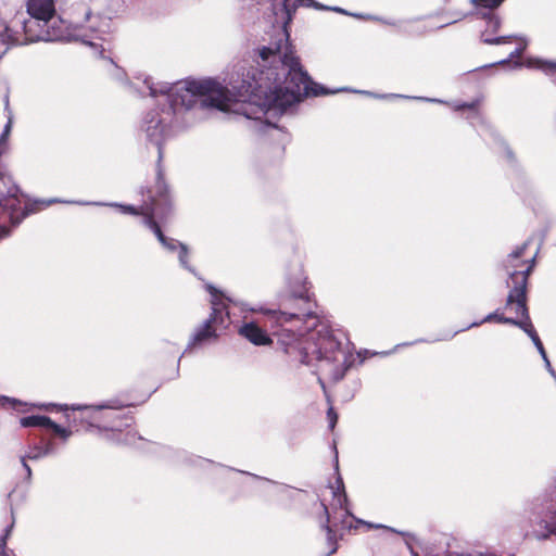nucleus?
Here are the masks:
<instances>
[{
  "instance_id": "5",
  "label": "nucleus",
  "mask_w": 556,
  "mask_h": 556,
  "mask_svg": "<svg viewBox=\"0 0 556 556\" xmlns=\"http://www.w3.org/2000/svg\"><path fill=\"white\" fill-rule=\"evenodd\" d=\"M169 197L167 193V186L162 177L161 167L157 168V179L155 185V195H150V202H146L140 210L136 208L132 205H124V204H117V203H110V206H115L121 210L124 214H131V215H143V224L151 229L154 235L156 236L160 243L167 249L170 252L176 251L179 249L178 253V260L180 265L189 270L192 274H195L194 268H192L188 264V247L176 239L166 237L157 223L155 222V217L163 218L169 208Z\"/></svg>"
},
{
  "instance_id": "38",
  "label": "nucleus",
  "mask_w": 556,
  "mask_h": 556,
  "mask_svg": "<svg viewBox=\"0 0 556 556\" xmlns=\"http://www.w3.org/2000/svg\"><path fill=\"white\" fill-rule=\"evenodd\" d=\"M428 101H432V102H435L437 100L435 99H427Z\"/></svg>"
},
{
  "instance_id": "23",
  "label": "nucleus",
  "mask_w": 556,
  "mask_h": 556,
  "mask_svg": "<svg viewBox=\"0 0 556 556\" xmlns=\"http://www.w3.org/2000/svg\"><path fill=\"white\" fill-rule=\"evenodd\" d=\"M13 529V522L4 529L2 535L0 536V555L1 556H9L8 549H7V541L11 534V531Z\"/></svg>"
},
{
  "instance_id": "33",
  "label": "nucleus",
  "mask_w": 556,
  "mask_h": 556,
  "mask_svg": "<svg viewBox=\"0 0 556 556\" xmlns=\"http://www.w3.org/2000/svg\"><path fill=\"white\" fill-rule=\"evenodd\" d=\"M280 142L286 141L289 138V135L283 130V128L280 126Z\"/></svg>"
},
{
  "instance_id": "24",
  "label": "nucleus",
  "mask_w": 556,
  "mask_h": 556,
  "mask_svg": "<svg viewBox=\"0 0 556 556\" xmlns=\"http://www.w3.org/2000/svg\"><path fill=\"white\" fill-rule=\"evenodd\" d=\"M53 203H75L80 205L92 204L91 202H75V201H61L59 199H49V200H36L34 204H40L42 207H48Z\"/></svg>"
},
{
  "instance_id": "15",
  "label": "nucleus",
  "mask_w": 556,
  "mask_h": 556,
  "mask_svg": "<svg viewBox=\"0 0 556 556\" xmlns=\"http://www.w3.org/2000/svg\"><path fill=\"white\" fill-rule=\"evenodd\" d=\"M239 333L255 345H266L271 342L268 334L254 323H245L239 329Z\"/></svg>"
},
{
  "instance_id": "32",
  "label": "nucleus",
  "mask_w": 556,
  "mask_h": 556,
  "mask_svg": "<svg viewBox=\"0 0 556 556\" xmlns=\"http://www.w3.org/2000/svg\"><path fill=\"white\" fill-rule=\"evenodd\" d=\"M10 232H11L10 229L7 226H4V225L0 226V239L10 236Z\"/></svg>"
},
{
  "instance_id": "10",
  "label": "nucleus",
  "mask_w": 556,
  "mask_h": 556,
  "mask_svg": "<svg viewBox=\"0 0 556 556\" xmlns=\"http://www.w3.org/2000/svg\"><path fill=\"white\" fill-rule=\"evenodd\" d=\"M505 0H472V3L483 11L479 14L486 23V29L482 33V41L488 45H502L508 42L515 36L488 37L486 33H496L501 26V18L493 13V9L500 7Z\"/></svg>"
},
{
  "instance_id": "20",
  "label": "nucleus",
  "mask_w": 556,
  "mask_h": 556,
  "mask_svg": "<svg viewBox=\"0 0 556 556\" xmlns=\"http://www.w3.org/2000/svg\"><path fill=\"white\" fill-rule=\"evenodd\" d=\"M11 186H17L12 177L0 167V199L5 197L7 190L11 189Z\"/></svg>"
},
{
  "instance_id": "3",
  "label": "nucleus",
  "mask_w": 556,
  "mask_h": 556,
  "mask_svg": "<svg viewBox=\"0 0 556 556\" xmlns=\"http://www.w3.org/2000/svg\"><path fill=\"white\" fill-rule=\"evenodd\" d=\"M26 8L29 18L18 20L17 23L28 41H59L73 38L98 48L100 45L94 40L102 39V35L109 29V20L92 14L90 8L85 4L79 7L84 21L76 18L71 24L73 33H70L65 23L55 16L54 0H27Z\"/></svg>"
},
{
  "instance_id": "34",
  "label": "nucleus",
  "mask_w": 556,
  "mask_h": 556,
  "mask_svg": "<svg viewBox=\"0 0 556 556\" xmlns=\"http://www.w3.org/2000/svg\"><path fill=\"white\" fill-rule=\"evenodd\" d=\"M332 450L334 452V464H336V468H338V450H337V444L336 442L333 441V444H332Z\"/></svg>"
},
{
  "instance_id": "18",
  "label": "nucleus",
  "mask_w": 556,
  "mask_h": 556,
  "mask_svg": "<svg viewBox=\"0 0 556 556\" xmlns=\"http://www.w3.org/2000/svg\"><path fill=\"white\" fill-rule=\"evenodd\" d=\"M20 424L24 428L30 427H40L48 428L49 425H52V420L47 416H26L20 419Z\"/></svg>"
},
{
  "instance_id": "22",
  "label": "nucleus",
  "mask_w": 556,
  "mask_h": 556,
  "mask_svg": "<svg viewBox=\"0 0 556 556\" xmlns=\"http://www.w3.org/2000/svg\"><path fill=\"white\" fill-rule=\"evenodd\" d=\"M12 121L9 119L5 124L2 134L0 135V156L4 154L8 146V138L11 132Z\"/></svg>"
},
{
  "instance_id": "28",
  "label": "nucleus",
  "mask_w": 556,
  "mask_h": 556,
  "mask_svg": "<svg viewBox=\"0 0 556 556\" xmlns=\"http://www.w3.org/2000/svg\"><path fill=\"white\" fill-rule=\"evenodd\" d=\"M327 418H328V422H329V429L333 430L337 425V421H338V415L334 412L333 407H329V409L327 412Z\"/></svg>"
},
{
  "instance_id": "9",
  "label": "nucleus",
  "mask_w": 556,
  "mask_h": 556,
  "mask_svg": "<svg viewBox=\"0 0 556 556\" xmlns=\"http://www.w3.org/2000/svg\"><path fill=\"white\" fill-rule=\"evenodd\" d=\"M457 540L448 534H440L433 541L408 542L407 546L412 556H466L454 549Z\"/></svg>"
},
{
  "instance_id": "8",
  "label": "nucleus",
  "mask_w": 556,
  "mask_h": 556,
  "mask_svg": "<svg viewBox=\"0 0 556 556\" xmlns=\"http://www.w3.org/2000/svg\"><path fill=\"white\" fill-rule=\"evenodd\" d=\"M206 289L211 294L212 312L210 317L194 329L187 350L216 341L230 323L227 305L222 299L224 295L212 285H207Z\"/></svg>"
},
{
  "instance_id": "26",
  "label": "nucleus",
  "mask_w": 556,
  "mask_h": 556,
  "mask_svg": "<svg viewBox=\"0 0 556 556\" xmlns=\"http://www.w3.org/2000/svg\"><path fill=\"white\" fill-rule=\"evenodd\" d=\"M49 429H52L58 435L62 437L66 440L71 435V431L61 427L60 425L52 421V425L48 426Z\"/></svg>"
},
{
  "instance_id": "13",
  "label": "nucleus",
  "mask_w": 556,
  "mask_h": 556,
  "mask_svg": "<svg viewBox=\"0 0 556 556\" xmlns=\"http://www.w3.org/2000/svg\"><path fill=\"white\" fill-rule=\"evenodd\" d=\"M122 405L118 403V401H109L99 405H90V406H72V409L79 410V409H92L93 412H100V410H111L114 414L113 422L112 425L108 426L106 429H111L113 431H121L123 427L129 426L130 418L116 414L117 410H119Z\"/></svg>"
},
{
  "instance_id": "4",
  "label": "nucleus",
  "mask_w": 556,
  "mask_h": 556,
  "mask_svg": "<svg viewBox=\"0 0 556 556\" xmlns=\"http://www.w3.org/2000/svg\"><path fill=\"white\" fill-rule=\"evenodd\" d=\"M300 7L346 13L341 8L327 7L315 0H282L280 3V10H283L286 13V21L280 27V33L285 35L287 41L283 53L282 55L280 54V72L286 71L285 79L282 83L280 81V115L285 114L288 108L301 102L307 97L326 96L346 90L345 88L329 90L323 85L315 83L303 67L294 47L289 42L290 33L288 25L291 23L293 14Z\"/></svg>"
},
{
  "instance_id": "31",
  "label": "nucleus",
  "mask_w": 556,
  "mask_h": 556,
  "mask_svg": "<svg viewBox=\"0 0 556 556\" xmlns=\"http://www.w3.org/2000/svg\"><path fill=\"white\" fill-rule=\"evenodd\" d=\"M543 361H544V364H545V368L547 369V371L554 377V379L556 380V371L554 370V368L552 367V364L547 357V354H545V357H542Z\"/></svg>"
},
{
  "instance_id": "6",
  "label": "nucleus",
  "mask_w": 556,
  "mask_h": 556,
  "mask_svg": "<svg viewBox=\"0 0 556 556\" xmlns=\"http://www.w3.org/2000/svg\"><path fill=\"white\" fill-rule=\"evenodd\" d=\"M528 244L529 241L514 250L508 255L507 262L509 265H506L507 270H509V267L514 268L513 271H509V278L514 286L508 293L506 307L514 309L516 315L521 316L522 319L518 320L511 317H501L498 318V323L515 325L522 329L530 337V339H532L538 333L531 323L527 307V283L528 277L534 266L535 257L533 256L530 260V264L525 269H518L525 265L523 263L519 265L518 261L523 255Z\"/></svg>"
},
{
  "instance_id": "29",
  "label": "nucleus",
  "mask_w": 556,
  "mask_h": 556,
  "mask_svg": "<svg viewBox=\"0 0 556 556\" xmlns=\"http://www.w3.org/2000/svg\"><path fill=\"white\" fill-rule=\"evenodd\" d=\"M227 301L232 302L236 305H239L242 312H260L262 311L261 307H252L249 306L247 303L243 302H233L231 299L226 298Z\"/></svg>"
},
{
  "instance_id": "37",
  "label": "nucleus",
  "mask_w": 556,
  "mask_h": 556,
  "mask_svg": "<svg viewBox=\"0 0 556 556\" xmlns=\"http://www.w3.org/2000/svg\"><path fill=\"white\" fill-rule=\"evenodd\" d=\"M336 483H337L336 486H344L343 480L340 476L337 477Z\"/></svg>"
},
{
  "instance_id": "1",
  "label": "nucleus",
  "mask_w": 556,
  "mask_h": 556,
  "mask_svg": "<svg viewBox=\"0 0 556 556\" xmlns=\"http://www.w3.org/2000/svg\"><path fill=\"white\" fill-rule=\"evenodd\" d=\"M256 66H240L233 71L225 87L212 77L186 78L175 84L154 83L144 77L149 96L165 97L162 106L147 112L140 129L146 140L157 148L159 161L163 156L162 144L169 135L179 112L201 108L227 111L232 102H245L243 114L255 122L260 134L278 128V41L255 49Z\"/></svg>"
},
{
  "instance_id": "35",
  "label": "nucleus",
  "mask_w": 556,
  "mask_h": 556,
  "mask_svg": "<svg viewBox=\"0 0 556 556\" xmlns=\"http://www.w3.org/2000/svg\"><path fill=\"white\" fill-rule=\"evenodd\" d=\"M9 402L16 403V400L10 399L7 396H0V404H4V403H9Z\"/></svg>"
},
{
  "instance_id": "25",
  "label": "nucleus",
  "mask_w": 556,
  "mask_h": 556,
  "mask_svg": "<svg viewBox=\"0 0 556 556\" xmlns=\"http://www.w3.org/2000/svg\"><path fill=\"white\" fill-rule=\"evenodd\" d=\"M501 317H505V316L503 314H500L498 311H496L494 313H491V314L486 315L482 320L472 323L466 329H468L470 327L479 326V325H481L483 323H488V321L495 320V321L498 323V318H501Z\"/></svg>"
},
{
  "instance_id": "36",
  "label": "nucleus",
  "mask_w": 556,
  "mask_h": 556,
  "mask_svg": "<svg viewBox=\"0 0 556 556\" xmlns=\"http://www.w3.org/2000/svg\"><path fill=\"white\" fill-rule=\"evenodd\" d=\"M504 150H505V153H506V156L508 160H513V152L510 151V149L508 147H506L504 143Z\"/></svg>"
},
{
  "instance_id": "2",
  "label": "nucleus",
  "mask_w": 556,
  "mask_h": 556,
  "mask_svg": "<svg viewBox=\"0 0 556 556\" xmlns=\"http://www.w3.org/2000/svg\"><path fill=\"white\" fill-rule=\"evenodd\" d=\"M308 285L299 264L280 295V350L293 363L336 362L341 343L314 313Z\"/></svg>"
},
{
  "instance_id": "17",
  "label": "nucleus",
  "mask_w": 556,
  "mask_h": 556,
  "mask_svg": "<svg viewBox=\"0 0 556 556\" xmlns=\"http://www.w3.org/2000/svg\"><path fill=\"white\" fill-rule=\"evenodd\" d=\"M527 67L538 68L543 71L545 74L552 77V80L556 84V62H546L541 59H528L526 61Z\"/></svg>"
},
{
  "instance_id": "30",
  "label": "nucleus",
  "mask_w": 556,
  "mask_h": 556,
  "mask_svg": "<svg viewBox=\"0 0 556 556\" xmlns=\"http://www.w3.org/2000/svg\"><path fill=\"white\" fill-rule=\"evenodd\" d=\"M531 341L533 342V344L535 345L538 352L540 353L541 357H545V354H546V351L543 346V343L540 339V337L536 334L534 336Z\"/></svg>"
},
{
  "instance_id": "27",
  "label": "nucleus",
  "mask_w": 556,
  "mask_h": 556,
  "mask_svg": "<svg viewBox=\"0 0 556 556\" xmlns=\"http://www.w3.org/2000/svg\"><path fill=\"white\" fill-rule=\"evenodd\" d=\"M526 49V43L523 46L517 47L514 51L510 52L508 59L500 61L497 64H506L510 62L513 59L519 58L523 50Z\"/></svg>"
},
{
  "instance_id": "16",
  "label": "nucleus",
  "mask_w": 556,
  "mask_h": 556,
  "mask_svg": "<svg viewBox=\"0 0 556 556\" xmlns=\"http://www.w3.org/2000/svg\"><path fill=\"white\" fill-rule=\"evenodd\" d=\"M54 453H55V447H54V444L52 442H47L43 445L34 446L33 448H30V451L28 452L27 456L22 458V464H23L24 470L26 471L27 476L28 477L30 476V468L26 464V458H28V459H39L41 457H45V456H48V455H52Z\"/></svg>"
},
{
  "instance_id": "12",
  "label": "nucleus",
  "mask_w": 556,
  "mask_h": 556,
  "mask_svg": "<svg viewBox=\"0 0 556 556\" xmlns=\"http://www.w3.org/2000/svg\"><path fill=\"white\" fill-rule=\"evenodd\" d=\"M532 530L526 532L525 538L546 540L556 538V503L541 513L531 525Z\"/></svg>"
},
{
  "instance_id": "11",
  "label": "nucleus",
  "mask_w": 556,
  "mask_h": 556,
  "mask_svg": "<svg viewBox=\"0 0 556 556\" xmlns=\"http://www.w3.org/2000/svg\"><path fill=\"white\" fill-rule=\"evenodd\" d=\"M21 204L22 193L18 186H11V189L7 190L5 197L0 199V213L8 216L13 227L20 225L26 216L35 212L31 206H25L22 210Z\"/></svg>"
},
{
  "instance_id": "19",
  "label": "nucleus",
  "mask_w": 556,
  "mask_h": 556,
  "mask_svg": "<svg viewBox=\"0 0 556 556\" xmlns=\"http://www.w3.org/2000/svg\"><path fill=\"white\" fill-rule=\"evenodd\" d=\"M478 104L479 102L478 101H473V102H470V103H466V102H463V103H457L454 105V110L455 111H460V110H468L469 111V115L467 116V118L470 121V123L472 125H475V121H481L482 117L480 115V112L478 110Z\"/></svg>"
},
{
  "instance_id": "21",
  "label": "nucleus",
  "mask_w": 556,
  "mask_h": 556,
  "mask_svg": "<svg viewBox=\"0 0 556 556\" xmlns=\"http://www.w3.org/2000/svg\"><path fill=\"white\" fill-rule=\"evenodd\" d=\"M236 475H238L241 478L238 482L243 483V484H250V485L262 484L266 481L264 478L256 476V475H252L250 472L240 471V472H236Z\"/></svg>"
},
{
  "instance_id": "7",
  "label": "nucleus",
  "mask_w": 556,
  "mask_h": 556,
  "mask_svg": "<svg viewBox=\"0 0 556 556\" xmlns=\"http://www.w3.org/2000/svg\"><path fill=\"white\" fill-rule=\"evenodd\" d=\"M330 497L323 495L321 505L327 515L324 528L327 531V539L332 545L331 553L337 551V533L340 530L358 529V526H371L363 520L356 519L349 508L345 489H329Z\"/></svg>"
},
{
  "instance_id": "14",
  "label": "nucleus",
  "mask_w": 556,
  "mask_h": 556,
  "mask_svg": "<svg viewBox=\"0 0 556 556\" xmlns=\"http://www.w3.org/2000/svg\"><path fill=\"white\" fill-rule=\"evenodd\" d=\"M33 42L34 41H28L23 30L20 31L18 29H13L12 27L4 25L3 29L0 30V59L10 47L24 46Z\"/></svg>"
}]
</instances>
